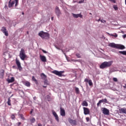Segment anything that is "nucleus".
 <instances>
[{
  "mask_svg": "<svg viewBox=\"0 0 126 126\" xmlns=\"http://www.w3.org/2000/svg\"><path fill=\"white\" fill-rule=\"evenodd\" d=\"M7 104H8V106H11V100H10V97L8 98Z\"/></svg>",
  "mask_w": 126,
  "mask_h": 126,
  "instance_id": "25",
  "label": "nucleus"
},
{
  "mask_svg": "<svg viewBox=\"0 0 126 126\" xmlns=\"http://www.w3.org/2000/svg\"><path fill=\"white\" fill-rule=\"evenodd\" d=\"M38 126H42V124L39 123L38 124Z\"/></svg>",
  "mask_w": 126,
  "mask_h": 126,
  "instance_id": "52",
  "label": "nucleus"
},
{
  "mask_svg": "<svg viewBox=\"0 0 126 126\" xmlns=\"http://www.w3.org/2000/svg\"><path fill=\"white\" fill-rule=\"evenodd\" d=\"M73 14V17H74L75 18H78V17H80V18H82V15H81V14Z\"/></svg>",
  "mask_w": 126,
  "mask_h": 126,
  "instance_id": "16",
  "label": "nucleus"
},
{
  "mask_svg": "<svg viewBox=\"0 0 126 126\" xmlns=\"http://www.w3.org/2000/svg\"><path fill=\"white\" fill-rule=\"evenodd\" d=\"M89 84L90 86H93V83L92 82V80H89Z\"/></svg>",
  "mask_w": 126,
  "mask_h": 126,
  "instance_id": "33",
  "label": "nucleus"
},
{
  "mask_svg": "<svg viewBox=\"0 0 126 126\" xmlns=\"http://www.w3.org/2000/svg\"><path fill=\"white\" fill-rule=\"evenodd\" d=\"M63 72H64L63 71H59L58 70H54L52 71V73H54V74H56V75H58V76H60V77L63 76Z\"/></svg>",
  "mask_w": 126,
  "mask_h": 126,
  "instance_id": "4",
  "label": "nucleus"
},
{
  "mask_svg": "<svg viewBox=\"0 0 126 126\" xmlns=\"http://www.w3.org/2000/svg\"><path fill=\"white\" fill-rule=\"evenodd\" d=\"M60 114L62 117H65V110L62 107L60 108Z\"/></svg>",
  "mask_w": 126,
  "mask_h": 126,
  "instance_id": "11",
  "label": "nucleus"
},
{
  "mask_svg": "<svg viewBox=\"0 0 126 126\" xmlns=\"http://www.w3.org/2000/svg\"><path fill=\"white\" fill-rule=\"evenodd\" d=\"M19 116H20V118L23 120V121L25 120V118L24 117V116H23V114H20L19 115Z\"/></svg>",
  "mask_w": 126,
  "mask_h": 126,
  "instance_id": "26",
  "label": "nucleus"
},
{
  "mask_svg": "<svg viewBox=\"0 0 126 126\" xmlns=\"http://www.w3.org/2000/svg\"><path fill=\"white\" fill-rule=\"evenodd\" d=\"M76 57H77L78 58H81V56H80V54L79 53H77L76 54Z\"/></svg>",
  "mask_w": 126,
  "mask_h": 126,
  "instance_id": "37",
  "label": "nucleus"
},
{
  "mask_svg": "<svg viewBox=\"0 0 126 126\" xmlns=\"http://www.w3.org/2000/svg\"><path fill=\"white\" fill-rule=\"evenodd\" d=\"M20 125H21V122L18 123V126H20Z\"/></svg>",
  "mask_w": 126,
  "mask_h": 126,
  "instance_id": "48",
  "label": "nucleus"
},
{
  "mask_svg": "<svg viewBox=\"0 0 126 126\" xmlns=\"http://www.w3.org/2000/svg\"><path fill=\"white\" fill-rule=\"evenodd\" d=\"M51 20H54V17H51Z\"/></svg>",
  "mask_w": 126,
  "mask_h": 126,
  "instance_id": "53",
  "label": "nucleus"
},
{
  "mask_svg": "<svg viewBox=\"0 0 126 126\" xmlns=\"http://www.w3.org/2000/svg\"><path fill=\"white\" fill-rule=\"evenodd\" d=\"M68 121L69 124H70V125H71V126H76L77 125L76 120H73L71 118H69L68 119Z\"/></svg>",
  "mask_w": 126,
  "mask_h": 126,
  "instance_id": "6",
  "label": "nucleus"
},
{
  "mask_svg": "<svg viewBox=\"0 0 126 126\" xmlns=\"http://www.w3.org/2000/svg\"><path fill=\"white\" fill-rule=\"evenodd\" d=\"M125 4L126 5V0H125Z\"/></svg>",
  "mask_w": 126,
  "mask_h": 126,
  "instance_id": "55",
  "label": "nucleus"
},
{
  "mask_svg": "<svg viewBox=\"0 0 126 126\" xmlns=\"http://www.w3.org/2000/svg\"><path fill=\"white\" fill-rule=\"evenodd\" d=\"M108 46L111 48H115V49H117V44L114 43H110L108 44Z\"/></svg>",
  "mask_w": 126,
  "mask_h": 126,
  "instance_id": "17",
  "label": "nucleus"
},
{
  "mask_svg": "<svg viewBox=\"0 0 126 126\" xmlns=\"http://www.w3.org/2000/svg\"><path fill=\"white\" fill-rule=\"evenodd\" d=\"M18 1H19V0H15V7H16V6H17V5H18Z\"/></svg>",
  "mask_w": 126,
  "mask_h": 126,
  "instance_id": "34",
  "label": "nucleus"
},
{
  "mask_svg": "<svg viewBox=\"0 0 126 126\" xmlns=\"http://www.w3.org/2000/svg\"><path fill=\"white\" fill-rule=\"evenodd\" d=\"M102 113L104 115H109L110 114V111L107 108L103 107L102 108Z\"/></svg>",
  "mask_w": 126,
  "mask_h": 126,
  "instance_id": "10",
  "label": "nucleus"
},
{
  "mask_svg": "<svg viewBox=\"0 0 126 126\" xmlns=\"http://www.w3.org/2000/svg\"><path fill=\"white\" fill-rule=\"evenodd\" d=\"M113 64V61L104 62L102 63L99 66L100 68L104 69V68H108Z\"/></svg>",
  "mask_w": 126,
  "mask_h": 126,
  "instance_id": "1",
  "label": "nucleus"
},
{
  "mask_svg": "<svg viewBox=\"0 0 126 126\" xmlns=\"http://www.w3.org/2000/svg\"><path fill=\"white\" fill-rule=\"evenodd\" d=\"M42 52H43V53H44V54H47V51L44 50V49H42Z\"/></svg>",
  "mask_w": 126,
  "mask_h": 126,
  "instance_id": "44",
  "label": "nucleus"
},
{
  "mask_svg": "<svg viewBox=\"0 0 126 126\" xmlns=\"http://www.w3.org/2000/svg\"><path fill=\"white\" fill-rule=\"evenodd\" d=\"M27 34H29V32H27Z\"/></svg>",
  "mask_w": 126,
  "mask_h": 126,
  "instance_id": "57",
  "label": "nucleus"
},
{
  "mask_svg": "<svg viewBox=\"0 0 126 126\" xmlns=\"http://www.w3.org/2000/svg\"><path fill=\"white\" fill-rule=\"evenodd\" d=\"M44 85H49V83L48 82V80H47V79L44 80Z\"/></svg>",
  "mask_w": 126,
  "mask_h": 126,
  "instance_id": "32",
  "label": "nucleus"
},
{
  "mask_svg": "<svg viewBox=\"0 0 126 126\" xmlns=\"http://www.w3.org/2000/svg\"><path fill=\"white\" fill-rule=\"evenodd\" d=\"M96 21H97V22H99V21H101V18H100L98 20H95Z\"/></svg>",
  "mask_w": 126,
  "mask_h": 126,
  "instance_id": "46",
  "label": "nucleus"
},
{
  "mask_svg": "<svg viewBox=\"0 0 126 126\" xmlns=\"http://www.w3.org/2000/svg\"><path fill=\"white\" fill-rule=\"evenodd\" d=\"M82 105L83 106V107H88V103L85 101V100H84L82 103Z\"/></svg>",
  "mask_w": 126,
  "mask_h": 126,
  "instance_id": "20",
  "label": "nucleus"
},
{
  "mask_svg": "<svg viewBox=\"0 0 126 126\" xmlns=\"http://www.w3.org/2000/svg\"><path fill=\"white\" fill-rule=\"evenodd\" d=\"M38 35L40 37H41L42 39H49V38H50V34L48 32H41L38 33Z\"/></svg>",
  "mask_w": 126,
  "mask_h": 126,
  "instance_id": "2",
  "label": "nucleus"
},
{
  "mask_svg": "<svg viewBox=\"0 0 126 126\" xmlns=\"http://www.w3.org/2000/svg\"><path fill=\"white\" fill-rule=\"evenodd\" d=\"M84 0H80L79 1V3H82L83 2H84Z\"/></svg>",
  "mask_w": 126,
  "mask_h": 126,
  "instance_id": "45",
  "label": "nucleus"
},
{
  "mask_svg": "<svg viewBox=\"0 0 126 126\" xmlns=\"http://www.w3.org/2000/svg\"><path fill=\"white\" fill-rule=\"evenodd\" d=\"M116 49H119V50H124L126 49L125 46L121 44H117Z\"/></svg>",
  "mask_w": 126,
  "mask_h": 126,
  "instance_id": "13",
  "label": "nucleus"
},
{
  "mask_svg": "<svg viewBox=\"0 0 126 126\" xmlns=\"http://www.w3.org/2000/svg\"><path fill=\"white\" fill-rule=\"evenodd\" d=\"M55 13L58 16V17H60V15L62 14V12H61V10H60V8L59 7L56 6L55 8Z\"/></svg>",
  "mask_w": 126,
  "mask_h": 126,
  "instance_id": "7",
  "label": "nucleus"
},
{
  "mask_svg": "<svg viewBox=\"0 0 126 126\" xmlns=\"http://www.w3.org/2000/svg\"><path fill=\"white\" fill-rule=\"evenodd\" d=\"M75 62H78V60H75Z\"/></svg>",
  "mask_w": 126,
  "mask_h": 126,
  "instance_id": "54",
  "label": "nucleus"
},
{
  "mask_svg": "<svg viewBox=\"0 0 126 126\" xmlns=\"http://www.w3.org/2000/svg\"><path fill=\"white\" fill-rule=\"evenodd\" d=\"M40 76L42 78V79H43V80H45L47 79V76L44 74V73H42L40 75Z\"/></svg>",
  "mask_w": 126,
  "mask_h": 126,
  "instance_id": "19",
  "label": "nucleus"
},
{
  "mask_svg": "<svg viewBox=\"0 0 126 126\" xmlns=\"http://www.w3.org/2000/svg\"><path fill=\"white\" fill-rule=\"evenodd\" d=\"M119 111L121 114H125L126 113V108H123L119 109Z\"/></svg>",
  "mask_w": 126,
  "mask_h": 126,
  "instance_id": "18",
  "label": "nucleus"
},
{
  "mask_svg": "<svg viewBox=\"0 0 126 126\" xmlns=\"http://www.w3.org/2000/svg\"><path fill=\"white\" fill-rule=\"evenodd\" d=\"M85 82H89V80L87 78L85 79L84 80Z\"/></svg>",
  "mask_w": 126,
  "mask_h": 126,
  "instance_id": "43",
  "label": "nucleus"
},
{
  "mask_svg": "<svg viewBox=\"0 0 126 126\" xmlns=\"http://www.w3.org/2000/svg\"><path fill=\"white\" fill-rule=\"evenodd\" d=\"M75 90L76 94H79V89L78 88L76 87Z\"/></svg>",
  "mask_w": 126,
  "mask_h": 126,
  "instance_id": "31",
  "label": "nucleus"
},
{
  "mask_svg": "<svg viewBox=\"0 0 126 126\" xmlns=\"http://www.w3.org/2000/svg\"><path fill=\"white\" fill-rule=\"evenodd\" d=\"M15 62L16 64H17L19 70H22V67H21V63H20V61H19L17 58H16Z\"/></svg>",
  "mask_w": 126,
  "mask_h": 126,
  "instance_id": "5",
  "label": "nucleus"
},
{
  "mask_svg": "<svg viewBox=\"0 0 126 126\" xmlns=\"http://www.w3.org/2000/svg\"><path fill=\"white\" fill-rule=\"evenodd\" d=\"M113 8H114L115 10H118V6H117V5H113Z\"/></svg>",
  "mask_w": 126,
  "mask_h": 126,
  "instance_id": "36",
  "label": "nucleus"
},
{
  "mask_svg": "<svg viewBox=\"0 0 126 126\" xmlns=\"http://www.w3.org/2000/svg\"><path fill=\"white\" fill-rule=\"evenodd\" d=\"M22 14H24V13H23Z\"/></svg>",
  "mask_w": 126,
  "mask_h": 126,
  "instance_id": "58",
  "label": "nucleus"
},
{
  "mask_svg": "<svg viewBox=\"0 0 126 126\" xmlns=\"http://www.w3.org/2000/svg\"><path fill=\"white\" fill-rule=\"evenodd\" d=\"M119 54H121L122 55H124V56H126V51H119Z\"/></svg>",
  "mask_w": 126,
  "mask_h": 126,
  "instance_id": "28",
  "label": "nucleus"
},
{
  "mask_svg": "<svg viewBox=\"0 0 126 126\" xmlns=\"http://www.w3.org/2000/svg\"><path fill=\"white\" fill-rule=\"evenodd\" d=\"M1 31L4 34L5 36H8V32L6 31V28L4 27H2Z\"/></svg>",
  "mask_w": 126,
  "mask_h": 126,
  "instance_id": "8",
  "label": "nucleus"
},
{
  "mask_svg": "<svg viewBox=\"0 0 126 126\" xmlns=\"http://www.w3.org/2000/svg\"><path fill=\"white\" fill-rule=\"evenodd\" d=\"M90 14H91V15H92V13H90Z\"/></svg>",
  "mask_w": 126,
  "mask_h": 126,
  "instance_id": "56",
  "label": "nucleus"
},
{
  "mask_svg": "<svg viewBox=\"0 0 126 126\" xmlns=\"http://www.w3.org/2000/svg\"><path fill=\"white\" fill-rule=\"evenodd\" d=\"M43 88H47V86H43Z\"/></svg>",
  "mask_w": 126,
  "mask_h": 126,
  "instance_id": "51",
  "label": "nucleus"
},
{
  "mask_svg": "<svg viewBox=\"0 0 126 126\" xmlns=\"http://www.w3.org/2000/svg\"><path fill=\"white\" fill-rule=\"evenodd\" d=\"M30 122L31 124H34V123L36 122V119H35V118H32V119H30Z\"/></svg>",
  "mask_w": 126,
  "mask_h": 126,
  "instance_id": "27",
  "label": "nucleus"
},
{
  "mask_svg": "<svg viewBox=\"0 0 126 126\" xmlns=\"http://www.w3.org/2000/svg\"><path fill=\"white\" fill-rule=\"evenodd\" d=\"M100 22L102 23H106V20H100Z\"/></svg>",
  "mask_w": 126,
  "mask_h": 126,
  "instance_id": "40",
  "label": "nucleus"
},
{
  "mask_svg": "<svg viewBox=\"0 0 126 126\" xmlns=\"http://www.w3.org/2000/svg\"><path fill=\"white\" fill-rule=\"evenodd\" d=\"M100 101H101V103H108V101L107 100L106 98H105L104 99H101Z\"/></svg>",
  "mask_w": 126,
  "mask_h": 126,
  "instance_id": "30",
  "label": "nucleus"
},
{
  "mask_svg": "<svg viewBox=\"0 0 126 126\" xmlns=\"http://www.w3.org/2000/svg\"><path fill=\"white\" fill-rule=\"evenodd\" d=\"M11 119H12V120H14V119H15V115L14 114L11 115Z\"/></svg>",
  "mask_w": 126,
  "mask_h": 126,
  "instance_id": "35",
  "label": "nucleus"
},
{
  "mask_svg": "<svg viewBox=\"0 0 126 126\" xmlns=\"http://www.w3.org/2000/svg\"><path fill=\"white\" fill-rule=\"evenodd\" d=\"M84 110V115H89L90 114V111L89 110V108L87 107H83Z\"/></svg>",
  "mask_w": 126,
  "mask_h": 126,
  "instance_id": "9",
  "label": "nucleus"
},
{
  "mask_svg": "<svg viewBox=\"0 0 126 126\" xmlns=\"http://www.w3.org/2000/svg\"><path fill=\"white\" fill-rule=\"evenodd\" d=\"M32 81H34V82H35V84H38V81H37V79L35 78V77L34 76L32 77Z\"/></svg>",
  "mask_w": 126,
  "mask_h": 126,
  "instance_id": "24",
  "label": "nucleus"
},
{
  "mask_svg": "<svg viewBox=\"0 0 126 126\" xmlns=\"http://www.w3.org/2000/svg\"><path fill=\"white\" fill-rule=\"evenodd\" d=\"M123 37L124 38V39H125V38H126V34L123 35Z\"/></svg>",
  "mask_w": 126,
  "mask_h": 126,
  "instance_id": "47",
  "label": "nucleus"
},
{
  "mask_svg": "<svg viewBox=\"0 0 126 126\" xmlns=\"http://www.w3.org/2000/svg\"><path fill=\"white\" fill-rule=\"evenodd\" d=\"M7 82L8 83H12V82H14V77H12L10 79H8Z\"/></svg>",
  "mask_w": 126,
  "mask_h": 126,
  "instance_id": "21",
  "label": "nucleus"
},
{
  "mask_svg": "<svg viewBox=\"0 0 126 126\" xmlns=\"http://www.w3.org/2000/svg\"><path fill=\"white\" fill-rule=\"evenodd\" d=\"M109 1H111L112 2H113V3H116V0H109Z\"/></svg>",
  "mask_w": 126,
  "mask_h": 126,
  "instance_id": "42",
  "label": "nucleus"
},
{
  "mask_svg": "<svg viewBox=\"0 0 126 126\" xmlns=\"http://www.w3.org/2000/svg\"><path fill=\"white\" fill-rule=\"evenodd\" d=\"M24 85H25V86H27V87H30V86L31 85V84L30 83V82H28V81H26L24 83Z\"/></svg>",
  "mask_w": 126,
  "mask_h": 126,
  "instance_id": "22",
  "label": "nucleus"
},
{
  "mask_svg": "<svg viewBox=\"0 0 126 126\" xmlns=\"http://www.w3.org/2000/svg\"><path fill=\"white\" fill-rule=\"evenodd\" d=\"M123 87H124V88H126V84H125V85L123 86Z\"/></svg>",
  "mask_w": 126,
  "mask_h": 126,
  "instance_id": "49",
  "label": "nucleus"
},
{
  "mask_svg": "<svg viewBox=\"0 0 126 126\" xmlns=\"http://www.w3.org/2000/svg\"><path fill=\"white\" fill-rule=\"evenodd\" d=\"M101 103H102V101L99 100L98 102L97 103V107H99V106H100V104H101Z\"/></svg>",
  "mask_w": 126,
  "mask_h": 126,
  "instance_id": "38",
  "label": "nucleus"
},
{
  "mask_svg": "<svg viewBox=\"0 0 126 126\" xmlns=\"http://www.w3.org/2000/svg\"><path fill=\"white\" fill-rule=\"evenodd\" d=\"M109 35L110 36H112V37H115V38H117V37H118V34L117 33H114V34L113 33H111V34H110Z\"/></svg>",
  "mask_w": 126,
  "mask_h": 126,
  "instance_id": "29",
  "label": "nucleus"
},
{
  "mask_svg": "<svg viewBox=\"0 0 126 126\" xmlns=\"http://www.w3.org/2000/svg\"><path fill=\"white\" fill-rule=\"evenodd\" d=\"M86 120L87 123H88V122H89V121H90V119L89 118V117H86Z\"/></svg>",
  "mask_w": 126,
  "mask_h": 126,
  "instance_id": "41",
  "label": "nucleus"
},
{
  "mask_svg": "<svg viewBox=\"0 0 126 126\" xmlns=\"http://www.w3.org/2000/svg\"><path fill=\"white\" fill-rule=\"evenodd\" d=\"M19 57L22 61H24L27 57L26 54H25V51L23 49V48L21 49Z\"/></svg>",
  "mask_w": 126,
  "mask_h": 126,
  "instance_id": "3",
  "label": "nucleus"
},
{
  "mask_svg": "<svg viewBox=\"0 0 126 126\" xmlns=\"http://www.w3.org/2000/svg\"><path fill=\"white\" fill-rule=\"evenodd\" d=\"M39 58L41 62H43V63H46L47 62V58H46V57L45 56H42L40 55L39 56Z\"/></svg>",
  "mask_w": 126,
  "mask_h": 126,
  "instance_id": "14",
  "label": "nucleus"
},
{
  "mask_svg": "<svg viewBox=\"0 0 126 126\" xmlns=\"http://www.w3.org/2000/svg\"><path fill=\"white\" fill-rule=\"evenodd\" d=\"M0 76H1L2 78H3V75H4V70L2 69L0 70Z\"/></svg>",
  "mask_w": 126,
  "mask_h": 126,
  "instance_id": "23",
  "label": "nucleus"
},
{
  "mask_svg": "<svg viewBox=\"0 0 126 126\" xmlns=\"http://www.w3.org/2000/svg\"><path fill=\"white\" fill-rule=\"evenodd\" d=\"M15 3V1H12L11 2V0H10L9 2H8V7L10 8V7H12L13 5H14V4Z\"/></svg>",
  "mask_w": 126,
  "mask_h": 126,
  "instance_id": "15",
  "label": "nucleus"
},
{
  "mask_svg": "<svg viewBox=\"0 0 126 126\" xmlns=\"http://www.w3.org/2000/svg\"><path fill=\"white\" fill-rule=\"evenodd\" d=\"M33 113V110H32L30 112V114H32Z\"/></svg>",
  "mask_w": 126,
  "mask_h": 126,
  "instance_id": "50",
  "label": "nucleus"
},
{
  "mask_svg": "<svg viewBox=\"0 0 126 126\" xmlns=\"http://www.w3.org/2000/svg\"><path fill=\"white\" fill-rule=\"evenodd\" d=\"M113 81H115V82H117L118 79H117V78H113Z\"/></svg>",
  "mask_w": 126,
  "mask_h": 126,
  "instance_id": "39",
  "label": "nucleus"
},
{
  "mask_svg": "<svg viewBox=\"0 0 126 126\" xmlns=\"http://www.w3.org/2000/svg\"><path fill=\"white\" fill-rule=\"evenodd\" d=\"M52 114L54 117H55L57 122H60V120L59 119V116H58V114H57V113H56L54 110H52Z\"/></svg>",
  "mask_w": 126,
  "mask_h": 126,
  "instance_id": "12",
  "label": "nucleus"
}]
</instances>
